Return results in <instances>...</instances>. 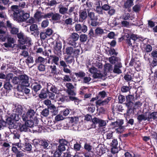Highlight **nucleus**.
Returning <instances> with one entry per match:
<instances>
[{
    "mask_svg": "<svg viewBox=\"0 0 157 157\" xmlns=\"http://www.w3.org/2000/svg\"><path fill=\"white\" fill-rule=\"evenodd\" d=\"M10 10L13 13L12 15L14 20L18 22L25 21L29 17V14L25 13L23 10H20L17 5L12 6Z\"/></svg>",
    "mask_w": 157,
    "mask_h": 157,
    "instance_id": "obj_1",
    "label": "nucleus"
},
{
    "mask_svg": "<svg viewBox=\"0 0 157 157\" xmlns=\"http://www.w3.org/2000/svg\"><path fill=\"white\" fill-rule=\"evenodd\" d=\"M7 31V27L4 22L1 21V40L5 41L7 39V42L4 43V46L6 48H13L12 44L14 43V39L9 36L6 35V33Z\"/></svg>",
    "mask_w": 157,
    "mask_h": 157,
    "instance_id": "obj_2",
    "label": "nucleus"
},
{
    "mask_svg": "<svg viewBox=\"0 0 157 157\" xmlns=\"http://www.w3.org/2000/svg\"><path fill=\"white\" fill-rule=\"evenodd\" d=\"M97 96L99 99L96 102V104L97 105H98L99 106H103L107 104L112 99V98L109 97L105 99L104 100H102L104 98L107 97V94L104 90L99 92Z\"/></svg>",
    "mask_w": 157,
    "mask_h": 157,
    "instance_id": "obj_3",
    "label": "nucleus"
},
{
    "mask_svg": "<svg viewBox=\"0 0 157 157\" xmlns=\"http://www.w3.org/2000/svg\"><path fill=\"white\" fill-rule=\"evenodd\" d=\"M8 119L9 121H11V119L10 118ZM12 121L13 122V120H12ZM9 123H10V126L11 128H13V129H16L18 131H19L21 132H27L28 131L29 128L25 123L22 124L21 123H18L17 124H16L15 122H14L13 123V122L10 121Z\"/></svg>",
    "mask_w": 157,
    "mask_h": 157,
    "instance_id": "obj_4",
    "label": "nucleus"
},
{
    "mask_svg": "<svg viewBox=\"0 0 157 157\" xmlns=\"http://www.w3.org/2000/svg\"><path fill=\"white\" fill-rule=\"evenodd\" d=\"M10 118L11 119V121L12 120H13V122L15 121H19V118L18 116L15 115V114H11V116L10 117H6L5 120L6 121H4L3 119L2 118V116H1V126H6V124H7L9 125V127L10 129H13V128H11L10 126V121H9L8 119L9 118Z\"/></svg>",
    "mask_w": 157,
    "mask_h": 157,
    "instance_id": "obj_5",
    "label": "nucleus"
},
{
    "mask_svg": "<svg viewBox=\"0 0 157 157\" xmlns=\"http://www.w3.org/2000/svg\"><path fill=\"white\" fill-rule=\"evenodd\" d=\"M79 37V35L77 33H73L70 35L68 39V44L74 47L77 46L78 41Z\"/></svg>",
    "mask_w": 157,
    "mask_h": 157,
    "instance_id": "obj_6",
    "label": "nucleus"
},
{
    "mask_svg": "<svg viewBox=\"0 0 157 157\" xmlns=\"http://www.w3.org/2000/svg\"><path fill=\"white\" fill-rule=\"evenodd\" d=\"M67 92L68 94L67 97L70 101H73L75 105H78L79 102L82 101L81 100L75 97L76 93L73 90H67Z\"/></svg>",
    "mask_w": 157,
    "mask_h": 157,
    "instance_id": "obj_7",
    "label": "nucleus"
},
{
    "mask_svg": "<svg viewBox=\"0 0 157 157\" xmlns=\"http://www.w3.org/2000/svg\"><path fill=\"white\" fill-rule=\"evenodd\" d=\"M66 53L68 56H77L79 54L80 50L75 48L68 47L66 48Z\"/></svg>",
    "mask_w": 157,
    "mask_h": 157,
    "instance_id": "obj_8",
    "label": "nucleus"
},
{
    "mask_svg": "<svg viewBox=\"0 0 157 157\" xmlns=\"http://www.w3.org/2000/svg\"><path fill=\"white\" fill-rule=\"evenodd\" d=\"M20 85L22 86H28L29 85V77L25 74L19 75Z\"/></svg>",
    "mask_w": 157,
    "mask_h": 157,
    "instance_id": "obj_9",
    "label": "nucleus"
},
{
    "mask_svg": "<svg viewBox=\"0 0 157 157\" xmlns=\"http://www.w3.org/2000/svg\"><path fill=\"white\" fill-rule=\"evenodd\" d=\"M92 122L94 124H98L100 128H103L106 124L105 121L95 117L92 119Z\"/></svg>",
    "mask_w": 157,
    "mask_h": 157,
    "instance_id": "obj_10",
    "label": "nucleus"
},
{
    "mask_svg": "<svg viewBox=\"0 0 157 157\" xmlns=\"http://www.w3.org/2000/svg\"><path fill=\"white\" fill-rule=\"evenodd\" d=\"M124 104L127 107V115L129 116L132 113H134V108L133 107V103L131 101H126Z\"/></svg>",
    "mask_w": 157,
    "mask_h": 157,
    "instance_id": "obj_11",
    "label": "nucleus"
},
{
    "mask_svg": "<svg viewBox=\"0 0 157 157\" xmlns=\"http://www.w3.org/2000/svg\"><path fill=\"white\" fill-rule=\"evenodd\" d=\"M75 31L77 32H82L85 33L87 30V27L84 24L82 25L80 24H78L75 25Z\"/></svg>",
    "mask_w": 157,
    "mask_h": 157,
    "instance_id": "obj_12",
    "label": "nucleus"
},
{
    "mask_svg": "<svg viewBox=\"0 0 157 157\" xmlns=\"http://www.w3.org/2000/svg\"><path fill=\"white\" fill-rule=\"evenodd\" d=\"M87 11L86 9L79 10L78 19L79 22H82L86 19L87 17Z\"/></svg>",
    "mask_w": 157,
    "mask_h": 157,
    "instance_id": "obj_13",
    "label": "nucleus"
},
{
    "mask_svg": "<svg viewBox=\"0 0 157 157\" xmlns=\"http://www.w3.org/2000/svg\"><path fill=\"white\" fill-rule=\"evenodd\" d=\"M134 0H126L123 6L124 9H127L128 11L130 12L131 11V7L134 5L133 1Z\"/></svg>",
    "mask_w": 157,
    "mask_h": 157,
    "instance_id": "obj_14",
    "label": "nucleus"
},
{
    "mask_svg": "<svg viewBox=\"0 0 157 157\" xmlns=\"http://www.w3.org/2000/svg\"><path fill=\"white\" fill-rule=\"evenodd\" d=\"M118 141L117 139H114L110 143V146L111 147V152L113 154H115L118 152L117 146Z\"/></svg>",
    "mask_w": 157,
    "mask_h": 157,
    "instance_id": "obj_15",
    "label": "nucleus"
},
{
    "mask_svg": "<svg viewBox=\"0 0 157 157\" xmlns=\"http://www.w3.org/2000/svg\"><path fill=\"white\" fill-rule=\"evenodd\" d=\"M148 121L152 122L154 121H157V112H147Z\"/></svg>",
    "mask_w": 157,
    "mask_h": 157,
    "instance_id": "obj_16",
    "label": "nucleus"
},
{
    "mask_svg": "<svg viewBox=\"0 0 157 157\" xmlns=\"http://www.w3.org/2000/svg\"><path fill=\"white\" fill-rule=\"evenodd\" d=\"M18 41L19 44L22 45L26 44L29 46L31 44V41L29 38L25 36H24V37L18 39Z\"/></svg>",
    "mask_w": 157,
    "mask_h": 157,
    "instance_id": "obj_17",
    "label": "nucleus"
},
{
    "mask_svg": "<svg viewBox=\"0 0 157 157\" xmlns=\"http://www.w3.org/2000/svg\"><path fill=\"white\" fill-rule=\"evenodd\" d=\"M61 43L56 42L54 48V52L55 54L58 56L61 55Z\"/></svg>",
    "mask_w": 157,
    "mask_h": 157,
    "instance_id": "obj_18",
    "label": "nucleus"
},
{
    "mask_svg": "<svg viewBox=\"0 0 157 157\" xmlns=\"http://www.w3.org/2000/svg\"><path fill=\"white\" fill-rule=\"evenodd\" d=\"M30 30L31 31L33 32L32 34L34 36H38L39 33V29L37 25L36 24H33L30 27Z\"/></svg>",
    "mask_w": 157,
    "mask_h": 157,
    "instance_id": "obj_19",
    "label": "nucleus"
},
{
    "mask_svg": "<svg viewBox=\"0 0 157 157\" xmlns=\"http://www.w3.org/2000/svg\"><path fill=\"white\" fill-rule=\"evenodd\" d=\"M109 61L112 64H115L117 65L118 64H121V59L118 57L113 56L109 58Z\"/></svg>",
    "mask_w": 157,
    "mask_h": 157,
    "instance_id": "obj_20",
    "label": "nucleus"
},
{
    "mask_svg": "<svg viewBox=\"0 0 157 157\" xmlns=\"http://www.w3.org/2000/svg\"><path fill=\"white\" fill-rule=\"evenodd\" d=\"M20 147L22 150H25L28 151H31L32 148L31 144L27 142H25L23 144H21Z\"/></svg>",
    "mask_w": 157,
    "mask_h": 157,
    "instance_id": "obj_21",
    "label": "nucleus"
},
{
    "mask_svg": "<svg viewBox=\"0 0 157 157\" xmlns=\"http://www.w3.org/2000/svg\"><path fill=\"white\" fill-rule=\"evenodd\" d=\"M147 112H145L144 114L139 115L137 117V120L139 122H141L142 121H148V115Z\"/></svg>",
    "mask_w": 157,
    "mask_h": 157,
    "instance_id": "obj_22",
    "label": "nucleus"
},
{
    "mask_svg": "<svg viewBox=\"0 0 157 157\" xmlns=\"http://www.w3.org/2000/svg\"><path fill=\"white\" fill-rule=\"evenodd\" d=\"M16 108V113H13L12 114H15L18 116L19 118V120L20 119L19 116L21 115L22 113L23 108L21 105H18Z\"/></svg>",
    "mask_w": 157,
    "mask_h": 157,
    "instance_id": "obj_23",
    "label": "nucleus"
},
{
    "mask_svg": "<svg viewBox=\"0 0 157 157\" xmlns=\"http://www.w3.org/2000/svg\"><path fill=\"white\" fill-rule=\"evenodd\" d=\"M48 91L47 89L43 88L41 91L40 94L39 95V97L40 99H45L48 97Z\"/></svg>",
    "mask_w": 157,
    "mask_h": 157,
    "instance_id": "obj_24",
    "label": "nucleus"
},
{
    "mask_svg": "<svg viewBox=\"0 0 157 157\" xmlns=\"http://www.w3.org/2000/svg\"><path fill=\"white\" fill-rule=\"evenodd\" d=\"M47 89L49 91L56 94L57 93V88L54 85L50 83L47 84Z\"/></svg>",
    "mask_w": 157,
    "mask_h": 157,
    "instance_id": "obj_25",
    "label": "nucleus"
},
{
    "mask_svg": "<svg viewBox=\"0 0 157 157\" xmlns=\"http://www.w3.org/2000/svg\"><path fill=\"white\" fill-rule=\"evenodd\" d=\"M51 21H56V22L59 21L60 20L61 16L59 13H52Z\"/></svg>",
    "mask_w": 157,
    "mask_h": 157,
    "instance_id": "obj_26",
    "label": "nucleus"
},
{
    "mask_svg": "<svg viewBox=\"0 0 157 157\" xmlns=\"http://www.w3.org/2000/svg\"><path fill=\"white\" fill-rule=\"evenodd\" d=\"M49 142L48 140L45 139L40 140V146L42 147L44 149H47L49 145Z\"/></svg>",
    "mask_w": 157,
    "mask_h": 157,
    "instance_id": "obj_27",
    "label": "nucleus"
},
{
    "mask_svg": "<svg viewBox=\"0 0 157 157\" xmlns=\"http://www.w3.org/2000/svg\"><path fill=\"white\" fill-rule=\"evenodd\" d=\"M122 67V65L121 64L119 63L117 65H115L113 70V72L118 74H121L122 73V71L120 68Z\"/></svg>",
    "mask_w": 157,
    "mask_h": 157,
    "instance_id": "obj_28",
    "label": "nucleus"
},
{
    "mask_svg": "<svg viewBox=\"0 0 157 157\" xmlns=\"http://www.w3.org/2000/svg\"><path fill=\"white\" fill-rule=\"evenodd\" d=\"M87 16L91 20H98L97 16L95 15V13L92 12H90L89 10L87 9Z\"/></svg>",
    "mask_w": 157,
    "mask_h": 157,
    "instance_id": "obj_29",
    "label": "nucleus"
},
{
    "mask_svg": "<svg viewBox=\"0 0 157 157\" xmlns=\"http://www.w3.org/2000/svg\"><path fill=\"white\" fill-rule=\"evenodd\" d=\"M123 124V120L121 119L118 121H116L115 122H112V125L114 126V128H115L122 125Z\"/></svg>",
    "mask_w": 157,
    "mask_h": 157,
    "instance_id": "obj_30",
    "label": "nucleus"
},
{
    "mask_svg": "<svg viewBox=\"0 0 157 157\" xmlns=\"http://www.w3.org/2000/svg\"><path fill=\"white\" fill-rule=\"evenodd\" d=\"M31 87L35 93H36L38 91L40 90L42 86L40 84L37 83H35L32 85Z\"/></svg>",
    "mask_w": 157,
    "mask_h": 157,
    "instance_id": "obj_31",
    "label": "nucleus"
},
{
    "mask_svg": "<svg viewBox=\"0 0 157 157\" xmlns=\"http://www.w3.org/2000/svg\"><path fill=\"white\" fill-rule=\"evenodd\" d=\"M13 74L12 73H9L6 76L2 73H1V78L5 79L6 81L7 80H10V78L12 77Z\"/></svg>",
    "mask_w": 157,
    "mask_h": 157,
    "instance_id": "obj_32",
    "label": "nucleus"
},
{
    "mask_svg": "<svg viewBox=\"0 0 157 157\" xmlns=\"http://www.w3.org/2000/svg\"><path fill=\"white\" fill-rule=\"evenodd\" d=\"M46 60V58H44L41 56H39L35 60L36 63L37 64H45V63Z\"/></svg>",
    "mask_w": 157,
    "mask_h": 157,
    "instance_id": "obj_33",
    "label": "nucleus"
},
{
    "mask_svg": "<svg viewBox=\"0 0 157 157\" xmlns=\"http://www.w3.org/2000/svg\"><path fill=\"white\" fill-rule=\"evenodd\" d=\"M32 119H29L25 122V123L27 125L28 128V127L34 128V127H38V126L37 125H35V126H34V122L32 120Z\"/></svg>",
    "mask_w": 157,
    "mask_h": 157,
    "instance_id": "obj_34",
    "label": "nucleus"
},
{
    "mask_svg": "<svg viewBox=\"0 0 157 157\" xmlns=\"http://www.w3.org/2000/svg\"><path fill=\"white\" fill-rule=\"evenodd\" d=\"M96 37L98 36H101L104 33V30L99 27H97L95 30Z\"/></svg>",
    "mask_w": 157,
    "mask_h": 157,
    "instance_id": "obj_35",
    "label": "nucleus"
},
{
    "mask_svg": "<svg viewBox=\"0 0 157 157\" xmlns=\"http://www.w3.org/2000/svg\"><path fill=\"white\" fill-rule=\"evenodd\" d=\"M11 80V82L14 84H19L20 85V80L19 76L18 77L15 76L13 77V76L12 77L10 78Z\"/></svg>",
    "mask_w": 157,
    "mask_h": 157,
    "instance_id": "obj_36",
    "label": "nucleus"
},
{
    "mask_svg": "<svg viewBox=\"0 0 157 157\" xmlns=\"http://www.w3.org/2000/svg\"><path fill=\"white\" fill-rule=\"evenodd\" d=\"M132 74L130 71L127 72L125 74L124 78L126 81L128 82L130 81L132 79Z\"/></svg>",
    "mask_w": 157,
    "mask_h": 157,
    "instance_id": "obj_37",
    "label": "nucleus"
},
{
    "mask_svg": "<svg viewBox=\"0 0 157 157\" xmlns=\"http://www.w3.org/2000/svg\"><path fill=\"white\" fill-rule=\"evenodd\" d=\"M10 80H7L5 82L4 87V89L6 90H10L11 88L12 87V85L10 83Z\"/></svg>",
    "mask_w": 157,
    "mask_h": 157,
    "instance_id": "obj_38",
    "label": "nucleus"
},
{
    "mask_svg": "<svg viewBox=\"0 0 157 157\" xmlns=\"http://www.w3.org/2000/svg\"><path fill=\"white\" fill-rule=\"evenodd\" d=\"M87 36L85 34H81L79 36V40L81 42L83 43L86 42L87 39Z\"/></svg>",
    "mask_w": 157,
    "mask_h": 157,
    "instance_id": "obj_39",
    "label": "nucleus"
},
{
    "mask_svg": "<svg viewBox=\"0 0 157 157\" xmlns=\"http://www.w3.org/2000/svg\"><path fill=\"white\" fill-rule=\"evenodd\" d=\"M132 10L136 13H138L141 10V5L140 4H138L134 5L132 8Z\"/></svg>",
    "mask_w": 157,
    "mask_h": 157,
    "instance_id": "obj_40",
    "label": "nucleus"
},
{
    "mask_svg": "<svg viewBox=\"0 0 157 157\" xmlns=\"http://www.w3.org/2000/svg\"><path fill=\"white\" fill-rule=\"evenodd\" d=\"M75 56H68L67 57L64 58V60L67 64H71L72 62L74 57Z\"/></svg>",
    "mask_w": 157,
    "mask_h": 157,
    "instance_id": "obj_41",
    "label": "nucleus"
},
{
    "mask_svg": "<svg viewBox=\"0 0 157 157\" xmlns=\"http://www.w3.org/2000/svg\"><path fill=\"white\" fill-rule=\"evenodd\" d=\"M112 66L109 63H105L104 65V69L105 71L110 72L112 70Z\"/></svg>",
    "mask_w": 157,
    "mask_h": 157,
    "instance_id": "obj_42",
    "label": "nucleus"
},
{
    "mask_svg": "<svg viewBox=\"0 0 157 157\" xmlns=\"http://www.w3.org/2000/svg\"><path fill=\"white\" fill-rule=\"evenodd\" d=\"M59 144L63 145L65 147H66V146H67L68 144V142L67 141L63 139H59Z\"/></svg>",
    "mask_w": 157,
    "mask_h": 157,
    "instance_id": "obj_43",
    "label": "nucleus"
},
{
    "mask_svg": "<svg viewBox=\"0 0 157 157\" xmlns=\"http://www.w3.org/2000/svg\"><path fill=\"white\" fill-rule=\"evenodd\" d=\"M74 74L77 77H79L80 78H83L86 75L85 73L82 71H80L77 73L75 72Z\"/></svg>",
    "mask_w": 157,
    "mask_h": 157,
    "instance_id": "obj_44",
    "label": "nucleus"
},
{
    "mask_svg": "<svg viewBox=\"0 0 157 157\" xmlns=\"http://www.w3.org/2000/svg\"><path fill=\"white\" fill-rule=\"evenodd\" d=\"M58 144L54 143L53 144V145L56 147V148L58 149V150H59L62 152L65 151L66 150V147L63 145H62L59 144V145L57 146Z\"/></svg>",
    "mask_w": 157,
    "mask_h": 157,
    "instance_id": "obj_45",
    "label": "nucleus"
},
{
    "mask_svg": "<svg viewBox=\"0 0 157 157\" xmlns=\"http://www.w3.org/2000/svg\"><path fill=\"white\" fill-rule=\"evenodd\" d=\"M19 29L14 26L10 29V33L13 35H17L19 32Z\"/></svg>",
    "mask_w": 157,
    "mask_h": 157,
    "instance_id": "obj_46",
    "label": "nucleus"
},
{
    "mask_svg": "<svg viewBox=\"0 0 157 157\" xmlns=\"http://www.w3.org/2000/svg\"><path fill=\"white\" fill-rule=\"evenodd\" d=\"M27 113L28 114V116L31 119L33 118V117L34 116L35 112L34 110L30 109L28 110Z\"/></svg>",
    "mask_w": 157,
    "mask_h": 157,
    "instance_id": "obj_47",
    "label": "nucleus"
},
{
    "mask_svg": "<svg viewBox=\"0 0 157 157\" xmlns=\"http://www.w3.org/2000/svg\"><path fill=\"white\" fill-rule=\"evenodd\" d=\"M82 155L85 157H94V154L93 151H87L84 154L82 153Z\"/></svg>",
    "mask_w": 157,
    "mask_h": 157,
    "instance_id": "obj_48",
    "label": "nucleus"
},
{
    "mask_svg": "<svg viewBox=\"0 0 157 157\" xmlns=\"http://www.w3.org/2000/svg\"><path fill=\"white\" fill-rule=\"evenodd\" d=\"M130 89L129 86L124 85H123L121 88V91L122 93H126L129 91Z\"/></svg>",
    "mask_w": 157,
    "mask_h": 157,
    "instance_id": "obj_49",
    "label": "nucleus"
},
{
    "mask_svg": "<svg viewBox=\"0 0 157 157\" xmlns=\"http://www.w3.org/2000/svg\"><path fill=\"white\" fill-rule=\"evenodd\" d=\"M40 11H37L35 14L34 17L37 20H39L41 18H43V15H41Z\"/></svg>",
    "mask_w": 157,
    "mask_h": 157,
    "instance_id": "obj_50",
    "label": "nucleus"
},
{
    "mask_svg": "<svg viewBox=\"0 0 157 157\" xmlns=\"http://www.w3.org/2000/svg\"><path fill=\"white\" fill-rule=\"evenodd\" d=\"M33 145L34 146L36 149H38L39 146H40V140L34 139L33 141Z\"/></svg>",
    "mask_w": 157,
    "mask_h": 157,
    "instance_id": "obj_51",
    "label": "nucleus"
},
{
    "mask_svg": "<svg viewBox=\"0 0 157 157\" xmlns=\"http://www.w3.org/2000/svg\"><path fill=\"white\" fill-rule=\"evenodd\" d=\"M125 126H121L115 128L117 132L118 133H121L124 131L125 129Z\"/></svg>",
    "mask_w": 157,
    "mask_h": 157,
    "instance_id": "obj_52",
    "label": "nucleus"
},
{
    "mask_svg": "<svg viewBox=\"0 0 157 157\" xmlns=\"http://www.w3.org/2000/svg\"><path fill=\"white\" fill-rule=\"evenodd\" d=\"M144 51L147 53L151 52L152 49V47L149 44H147L145 46H144Z\"/></svg>",
    "mask_w": 157,
    "mask_h": 157,
    "instance_id": "obj_53",
    "label": "nucleus"
},
{
    "mask_svg": "<svg viewBox=\"0 0 157 157\" xmlns=\"http://www.w3.org/2000/svg\"><path fill=\"white\" fill-rule=\"evenodd\" d=\"M68 8L65 7H61L59 8V12L62 14H64L66 13L67 14Z\"/></svg>",
    "mask_w": 157,
    "mask_h": 157,
    "instance_id": "obj_54",
    "label": "nucleus"
},
{
    "mask_svg": "<svg viewBox=\"0 0 157 157\" xmlns=\"http://www.w3.org/2000/svg\"><path fill=\"white\" fill-rule=\"evenodd\" d=\"M20 117H21L22 121L25 123L29 119H30L29 117L28 116V114L26 113H24L22 116L21 115Z\"/></svg>",
    "mask_w": 157,
    "mask_h": 157,
    "instance_id": "obj_55",
    "label": "nucleus"
},
{
    "mask_svg": "<svg viewBox=\"0 0 157 157\" xmlns=\"http://www.w3.org/2000/svg\"><path fill=\"white\" fill-rule=\"evenodd\" d=\"M49 112L48 109H44L41 113V115L44 117H47L49 115Z\"/></svg>",
    "mask_w": 157,
    "mask_h": 157,
    "instance_id": "obj_56",
    "label": "nucleus"
},
{
    "mask_svg": "<svg viewBox=\"0 0 157 157\" xmlns=\"http://www.w3.org/2000/svg\"><path fill=\"white\" fill-rule=\"evenodd\" d=\"M50 57L53 58V59L52 60V62H53L55 64L57 65L58 64V62L59 61V58L58 56H50Z\"/></svg>",
    "mask_w": 157,
    "mask_h": 157,
    "instance_id": "obj_57",
    "label": "nucleus"
},
{
    "mask_svg": "<svg viewBox=\"0 0 157 157\" xmlns=\"http://www.w3.org/2000/svg\"><path fill=\"white\" fill-rule=\"evenodd\" d=\"M45 64H39L38 67V69L40 71H45Z\"/></svg>",
    "mask_w": 157,
    "mask_h": 157,
    "instance_id": "obj_58",
    "label": "nucleus"
},
{
    "mask_svg": "<svg viewBox=\"0 0 157 157\" xmlns=\"http://www.w3.org/2000/svg\"><path fill=\"white\" fill-rule=\"evenodd\" d=\"M62 152L56 148V151L54 152L53 156V157H60L62 154Z\"/></svg>",
    "mask_w": 157,
    "mask_h": 157,
    "instance_id": "obj_59",
    "label": "nucleus"
},
{
    "mask_svg": "<svg viewBox=\"0 0 157 157\" xmlns=\"http://www.w3.org/2000/svg\"><path fill=\"white\" fill-rule=\"evenodd\" d=\"M88 35L90 38L96 37L95 33H94L93 29L92 28L89 31Z\"/></svg>",
    "mask_w": 157,
    "mask_h": 157,
    "instance_id": "obj_60",
    "label": "nucleus"
},
{
    "mask_svg": "<svg viewBox=\"0 0 157 157\" xmlns=\"http://www.w3.org/2000/svg\"><path fill=\"white\" fill-rule=\"evenodd\" d=\"M103 10L102 6L101 7L100 5L97 6L96 8V11L99 14H103Z\"/></svg>",
    "mask_w": 157,
    "mask_h": 157,
    "instance_id": "obj_61",
    "label": "nucleus"
},
{
    "mask_svg": "<svg viewBox=\"0 0 157 157\" xmlns=\"http://www.w3.org/2000/svg\"><path fill=\"white\" fill-rule=\"evenodd\" d=\"M121 26L122 27L128 28L129 25V22L126 21H123L121 22Z\"/></svg>",
    "mask_w": 157,
    "mask_h": 157,
    "instance_id": "obj_62",
    "label": "nucleus"
},
{
    "mask_svg": "<svg viewBox=\"0 0 157 157\" xmlns=\"http://www.w3.org/2000/svg\"><path fill=\"white\" fill-rule=\"evenodd\" d=\"M83 82L85 83L89 84V82L91 80V78L89 77H84L83 78Z\"/></svg>",
    "mask_w": 157,
    "mask_h": 157,
    "instance_id": "obj_63",
    "label": "nucleus"
},
{
    "mask_svg": "<svg viewBox=\"0 0 157 157\" xmlns=\"http://www.w3.org/2000/svg\"><path fill=\"white\" fill-rule=\"evenodd\" d=\"M73 19L71 18H69L66 19L64 21L65 24L67 25H71L72 24Z\"/></svg>",
    "mask_w": 157,
    "mask_h": 157,
    "instance_id": "obj_64",
    "label": "nucleus"
}]
</instances>
